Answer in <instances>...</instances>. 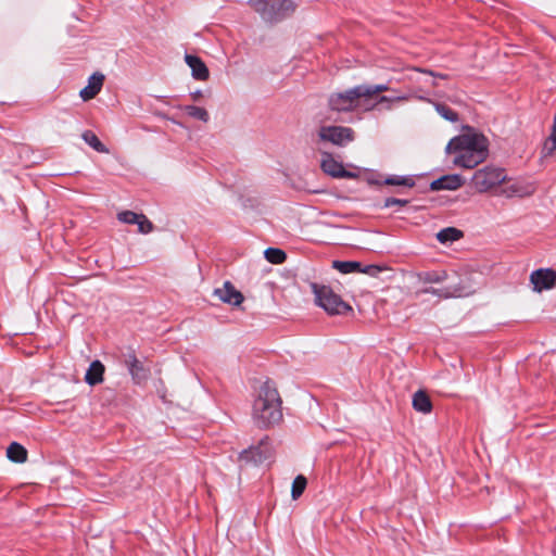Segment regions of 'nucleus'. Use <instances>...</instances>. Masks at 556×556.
Masks as SVG:
<instances>
[{
	"mask_svg": "<svg viewBox=\"0 0 556 556\" xmlns=\"http://www.w3.org/2000/svg\"><path fill=\"white\" fill-rule=\"evenodd\" d=\"M488 139L482 134L469 131L452 138L445 151L456 153L455 165L473 168L488 157Z\"/></svg>",
	"mask_w": 556,
	"mask_h": 556,
	"instance_id": "f257e3e1",
	"label": "nucleus"
},
{
	"mask_svg": "<svg viewBox=\"0 0 556 556\" xmlns=\"http://www.w3.org/2000/svg\"><path fill=\"white\" fill-rule=\"evenodd\" d=\"M281 397L276 384L267 379L257 391L252 416L258 428H269L282 419Z\"/></svg>",
	"mask_w": 556,
	"mask_h": 556,
	"instance_id": "f03ea898",
	"label": "nucleus"
},
{
	"mask_svg": "<svg viewBox=\"0 0 556 556\" xmlns=\"http://www.w3.org/2000/svg\"><path fill=\"white\" fill-rule=\"evenodd\" d=\"M248 4L266 23H278L294 11L291 0H249Z\"/></svg>",
	"mask_w": 556,
	"mask_h": 556,
	"instance_id": "7ed1b4c3",
	"label": "nucleus"
},
{
	"mask_svg": "<svg viewBox=\"0 0 556 556\" xmlns=\"http://www.w3.org/2000/svg\"><path fill=\"white\" fill-rule=\"evenodd\" d=\"M311 287L317 305L323 307L328 314L342 315L352 311V307L339 294L334 293L330 287L318 283H312Z\"/></svg>",
	"mask_w": 556,
	"mask_h": 556,
	"instance_id": "20e7f679",
	"label": "nucleus"
},
{
	"mask_svg": "<svg viewBox=\"0 0 556 556\" xmlns=\"http://www.w3.org/2000/svg\"><path fill=\"white\" fill-rule=\"evenodd\" d=\"M328 106L333 112H352L359 108L365 109L364 98L359 85L340 92H333L328 98Z\"/></svg>",
	"mask_w": 556,
	"mask_h": 556,
	"instance_id": "39448f33",
	"label": "nucleus"
},
{
	"mask_svg": "<svg viewBox=\"0 0 556 556\" xmlns=\"http://www.w3.org/2000/svg\"><path fill=\"white\" fill-rule=\"evenodd\" d=\"M455 278H457V281H451L442 288L428 287L419 289L416 291V295L430 293L439 299H452L468 296L475 292L468 278H459L458 276H455Z\"/></svg>",
	"mask_w": 556,
	"mask_h": 556,
	"instance_id": "423d86ee",
	"label": "nucleus"
},
{
	"mask_svg": "<svg viewBox=\"0 0 556 556\" xmlns=\"http://www.w3.org/2000/svg\"><path fill=\"white\" fill-rule=\"evenodd\" d=\"M506 181L505 169L496 166H484L475 172L471 184L480 192H486L500 184Z\"/></svg>",
	"mask_w": 556,
	"mask_h": 556,
	"instance_id": "0eeeda50",
	"label": "nucleus"
},
{
	"mask_svg": "<svg viewBox=\"0 0 556 556\" xmlns=\"http://www.w3.org/2000/svg\"><path fill=\"white\" fill-rule=\"evenodd\" d=\"M318 138L333 146L345 147L355 139V131L345 126H321L318 129Z\"/></svg>",
	"mask_w": 556,
	"mask_h": 556,
	"instance_id": "6e6552de",
	"label": "nucleus"
},
{
	"mask_svg": "<svg viewBox=\"0 0 556 556\" xmlns=\"http://www.w3.org/2000/svg\"><path fill=\"white\" fill-rule=\"evenodd\" d=\"M268 438L261 440L257 446H251L239 454V462L245 465H260L271 456Z\"/></svg>",
	"mask_w": 556,
	"mask_h": 556,
	"instance_id": "1a4fd4ad",
	"label": "nucleus"
},
{
	"mask_svg": "<svg viewBox=\"0 0 556 556\" xmlns=\"http://www.w3.org/2000/svg\"><path fill=\"white\" fill-rule=\"evenodd\" d=\"M323 172L333 178H354L355 174L344 169L341 162L337 161L332 154L323 153L320 162Z\"/></svg>",
	"mask_w": 556,
	"mask_h": 556,
	"instance_id": "9d476101",
	"label": "nucleus"
},
{
	"mask_svg": "<svg viewBox=\"0 0 556 556\" xmlns=\"http://www.w3.org/2000/svg\"><path fill=\"white\" fill-rule=\"evenodd\" d=\"M530 281L534 286V290H548L556 285V271L551 268H540L530 275Z\"/></svg>",
	"mask_w": 556,
	"mask_h": 556,
	"instance_id": "9b49d317",
	"label": "nucleus"
},
{
	"mask_svg": "<svg viewBox=\"0 0 556 556\" xmlns=\"http://www.w3.org/2000/svg\"><path fill=\"white\" fill-rule=\"evenodd\" d=\"M213 294L232 306H239L244 300L243 294L230 281H225L223 287L214 290Z\"/></svg>",
	"mask_w": 556,
	"mask_h": 556,
	"instance_id": "f8f14e48",
	"label": "nucleus"
},
{
	"mask_svg": "<svg viewBox=\"0 0 556 556\" xmlns=\"http://www.w3.org/2000/svg\"><path fill=\"white\" fill-rule=\"evenodd\" d=\"M125 362L128 367V371L136 383H142L149 378L150 367L144 362L138 359L134 355H129Z\"/></svg>",
	"mask_w": 556,
	"mask_h": 556,
	"instance_id": "ddd939ff",
	"label": "nucleus"
},
{
	"mask_svg": "<svg viewBox=\"0 0 556 556\" xmlns=\"http://www.w3.org/2000/svg\"><path fill=\"white\" fill-rule=\"evenodd\" d=\"M464 182V178L458 174L444 175L430 184V190H457Z\"/></svg>",
	"mask_w": 556,
	"mask_h": 556,
	"instance_id": "4468645a",
	"label": "nucleus"
},
{
	"mask_svg": "<svg viewBox=\"0 0 556 556\" xmlns=\"http://www.w3.org/2000/svg\"><path fill=\"white\" fill-rule=\"evenodd\" d=\"M185 61L187 65L191 68L192 77L197 80H207L210 77V72L205 63L197 55L186 54Z\"/></svg>",
	"mask_w": 556,
	"mask_h": 556,
	"instance_id": "2eb2a0df",
	"label": "nucleus"
},
{
	"mask_svg": "<svg viewBox=\"0 0 556 556\" xmlns=\"http://www.w3.org/2000/svg\"><path fill=\"white\" fill-rule=\"evenodd\" d=\"M104 75L101 73H93L89 79L88 85L83 88L79 92V96L84 101H88L93 99L100 91L103 86Z\"/></svg>",
	"mask_w": 556,
	"mask_h": 556,
	"instance_id": "dca6fc26",
	"label": "nucleus"
},
{
	"mask_svg": "<svg viewBox=\"0 0 556 556\" xmlns=\"http://www.w3.org/2000/svg\"><path fill=\"white\" fill-rule=\"evenodd\" d=\"M534 192V187L532 185H525L521 182H513L506 185L502 189V193L507 198L518 197L526 198L531 195Z\"/></svg>",
	"mask_w": 556,
	"mask_h": 556,
	"instance_id": "f3484780",
	"label": "nucleus"
},
{
	"mask_svg": "<svg viewBox=\"0 0 556 556\" xmlns=\"http://www.w3.org/2000/svg\"><path fill=\"white\" fill-rule=\"evenodd\" d=\"M418 280L424 283H442L444 281H457L455 276L450 277L446 270H429L418 274Z\"/></svg>",
	"mask_w": 556,
	"mask_h": 556,
	"instance_id": "a211bd4d",
	"label": "nucleus"
},
{
	"mask_svg": "<svg viewBox=\"0 0 556 556\" xmlns=\"http://www.w3.org/2000/svg\"><path fill=\"white\" fill-rule=\"evenodd\" d=\"M105 371L104 365L100 361H93L89 365V368L85 375V381L89 386H97L103 381V375Z\"/></svg>",
	"mask_w": 556,
	"mask_h": 556,
	"instance_id": "6ab92c4d",
	"label": "nucleus"
},
{
	"mask_svg": "<svg viewBox=\"0 0 556 556\" xmlns=\"http://www.w3.org/2000/svg\"><path fill=\"white\" fill-rule=\"evenodd\" d=\"M7 456L11 462L22 464L27 460V451L17 442H12L7 448Z\"/></svg>",
	"mask_w": 556,
	"mask_h": 556,
	"instance_id": "aec40b11",
	"label": "nucleus"
},
{
	"mask_svg": "<svg viewBox=\"0 0 556 556\" xmlns=\"http://www.w3.org/2000/svg\"><path fill=\"white\" fill-rule=\"evenodd\" d=\"M413 407L421 412L424 414L430 413L432 409V404L425 391H417L413 396Z\"/></svg>",
	"mask_w": 556,
	"mask_h": 556,
	"instance_id": "412c9836",
	"label": "nucleus"
},
{
	"mask_svg": "<svg viewBox=\"0 0 556 556\" xmlns=\"http://www.w3.org/2000/svg\"><path fill=\"white\" fill-rule=\"evenodd\" d=\"M462 237H463L462 230H459L455 227L443 228L437 233V239L442 244L454 242V241L460 239Z\"/></svg>",
	"mask_w": 556,
	"mask_h": 556,
	"instance_id": "4be33fe9",
	"label": "nucleus"
},
{
	"mask_svg": "<svg viewBox=\"0 0 556 556\" xmlns=\"http://www.w3.org/2000/svg\"><path fill=\"white\" fill-rule=\"evenodd\" d=\"M83 140L99 153H109V149L100 141L98 136L91 130H85L81 134Z\"/></svg>",
	"mask_w": 556,
	"mask_h": 556,
	"instance_id": "5701e85b",
	"label": "nucleus"
},
{
	"mask_svg": "<svg viewBox=\"0 0 556 556\" xmlns=\"http://www.w3.org/2000/svg\"><path fill=\"white\" fill-rule=\"evenodd\" d=\"M377 185H389V186H404L408 188H413L415 186V180L410 176H399V175H391L387 177L383 182L375 181Z\"/></svg>",
	"mask_w": 556,
	"mask_h": 556,
	"instance_id": "b1692460",
	"label": "nucleus"
},
{
	"mask_svg": "<svg viewBox=\"0 0 556 556\" xmlns=\"http://www.w3.org/2000/svg\"><path fill=\"white\" fill-rule=\"evenodd\" d=\"M362 263L357 261H333L332 267L341 274L359 273Z\"/></svg>",
	"mask_w": 556,
	"mask_h": 556,
	"instance_id": "393cba45",
	"label": "nucleus"
},
{
	"mask_svg": "<svg viewBox=\"0 0 556 556\" xmlns=\"http://www.w3.org/2000/svg\"><path fill=\"white\" fill-rule=\"evenodd\" d=\"M364 102L366 103L367 100L375 94L384 92L390 90L389 86L387 84H377V85H359Z\"/></svg>",
	"mask_w": 556,
	"mask_h": 556,
	"instance_id": "a878e982",
	"label": "nucleus"
},
{
	"mask_svg": "<svg viewBox=\"0 0 556 556\" xmlns=\"http://www.w3.org/2000/svg\"><path fill=\"white\" fill-rule=\"evenodd\" d=\"M181 110H184L190 117L199 119L201 122H208L210 115L208 112L200 106L195 105H184L180 106Z\"/></svg>",
	"mask_w": 556,
	"mask_h": 556,
	"instance_id": "bb28decb",
	"label": "nucleus"
},
{
	"mask_svg": "<svg viewBox=\"0 0 556 556\" xmlns=\"http://www.w3.org/2000/svg\"><path fill=\"white\" fill-rule=\"evenodd\" d=\"M264 256L271 264H282L287 258L286 252L278 248H267Z\"/></svg>",
	"mask_w": 556,
	"mask_h": 556,
	"instance_id": "cd10ccee",
	"label": "nucleus"
},
{
	"mask_svg": "<svg viewBox=\"0 0 556 556\" xmlns=\"http://www.w3.org/2000/svg\"><path fill=\"white\" fill-rule=\"evenodd\" d=\"M435 111L439 113L441 117L444 119L455 123L458 121V114L454 110H452L448 105L444 103H434Z\"/></svg>",
	"mask_w": 556,
	"mask_h": 556,
	"instance_id": "c85d7f7f",
	"label": "nucleus"
},
{
	"mask_svg": "<svg viewBox=\"0 0 556 556\" xmlns=\"http://www.w3.org/2000/svg\"><path fill=\"white\" fill-rule=\"evenodd\" d=\"M307 480L304 476L299 475L292 482L291 496L293 500L299 498L305 491Z\"/></svg>",
	"mask_w": 556,
	"mask_h": 556,
	"instance_id": "c756f323",
	"label": "nucleus"
},
{
	"mask_svg": "<svg viewBox=\"0 0 556 556\" xmlns=\"http://www.w3.org/2000/svg\"><path fill=\"white\" fill-rule=\"evenodd\" d=\"M408 98L406 96H395V97L379 96L377 99V102L374 105L368 106L365 104V110L374 109L376 105H379L382 103H387L388 104L387 109L390 110L392 108L391 103L397 102V101H405Z\"/></svg>",
	"mask_w": 556,
	"mask_h": 556,
	"instance_id": "7c9ffc66",
	"label": "nucleus"
},
{
	"mask_svg": "<svg viewBox=\"0 0 556 556\" xmlns=\"http://www.w3.org/2000/svg\"><path fill=\"white\" fill-rule=\"evenodd\" d=\"M140 215L141 214H137L132 211H123L121 213L117 214V218L119 222L124 223V224H129V225H137V223L139 222L140 219Z\"/></svg>",
	"mask_w": 556,
	"mask_h": 556,
	"instance_id": "2f4dec72",
	"label": "nucleus"
},
{
	"mask_svg": "<svg viewBox=\"0 0 556 556\" xmlns=\"http://www.w3.org/2000/svg\"><path fill=\"white\" fill-rule=\"evenodd\" d=\"M138 230L141 233H149L153 230V224L143 215H140V219L137 223Z\"/></svg>",
	"mask_w": 556,
	"mask_h": 556,
	"instance_id": "473e14b6",
	"label": "nucleus"
},
{
	"mask_svg": "<svg viewBox=\"0 0 556 556\" xmlns=\"http://www.w3.org/2000/svg\"><path fill=\"white\" fill-rule=\"evenodd\" d=\"M556 151V139L549 136L543 146L542 153L544 156H549Z\"/></svg>",
	"mask_w": 556,
	"mask_h": 556,
	"instance_id": "72a5a7b5",
	"label": "nucleus"
},
{
	"mask_svg": "<svg viewBox=\"0 0 556 556\" xmlns=\"http://www.w3.org/2000/svg\"><path fill=\"white\" fill-rule=\"evenodd\" d=\"M409 203V200L399 199V198H387L383 203V207H391L393 205L406 206Z\"/></svg>",
	"mask_w": 556,
	"mask_h": 556,
	"instance_id": "f704fd0d",
	"label": "nucleus"
},
{
	"mask_svg": "<svg viewBox=\"0 0 556 556\" xmlns=\"http://www.w3.org/2000/svg\"><path fill=\"white\" fill-rule=\"evenodd\" d=\"M382 270L381 267H379L378 265H366V266H363L361 265V271L359 273H364V274H367L371 277H376L378 276V274Z\"/></svg>",
	"mask_w": 556,
	"mask_h": 556,
	"instance_id": "c9c22d12",
	"label": "nucleus"
},
{
	"mask_svg": "<svg viewBox=\"0 0 556 556\" xmlns=\"http://www.w3.org/2000/svg\"><path fill=\"white\" fill-rule=\"evenodd\" d=\"M426 73L433 77V80L431 81L432 86H438V83L435 81V78H440V79H446L447 78V75H445V74H434V73H432L430 71L426 72Z\"/></svg>",
	"mask_w": 556,
	"mask_h": 556,
	"instance_id": "e433bc0d",
	"label": "nucleus"
},
{
	"mask_svg": "<svg viewBox=\"0 0 556 556\" xmlns=\"http://www.w3.org/2000/svg\"><path fill=\"white\" fill-rule=\"evenodd\" d=\"M191 97L194 101L199 100L201 97H202V91L201 90H197L194 92L191 93Z\"/></svg>",
	"mask_w": 556,
	"mask_h": 556,
	"instance_id": "4c0bfd02",
	"label": "nucleus"
}]
</instances>
